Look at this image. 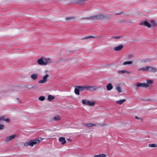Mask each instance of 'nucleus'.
Instances as JSON below:
<instances>
[{"label": "nucleus", "mask_w": 157, "mask_h": 157, "mask_svg": "<svg viewBox=\"0 0 157 157\" xmlns=\"http://www.w3.org/2000/svg\"><path fill=\"white\" fill-rule=\"evenodd\" d=\"M39 100L41 101H44L45 99V97L44 96H41L39 98Z\"/></svg>", "instance_id": "7c9ffc66"}, {"label": "nucleus", "mask_w": 157, "mask_h": 157, "mask_svg": "<svg viewBox=\"0 0 157 157\" xmlns=\"http://www.w3.org/2000/svg\"><path fill=\"white\" fill-rule=\"evenodd\" d=\"M59 141L62 144H63L66 143V140L64 137H61L59 138Z\"/></svg>", "instance_id": "4468645a"}, {"label": "nucleus", "mask_w": 157, "mask_h": 157, "mask_svg": "<svg viewBox=\"0 0 157 157\" xmlns=\"http://www.w3.org/2000/svg\"><path fill=\"white\" fill-rule=\"evenodd\" d=\"M3 118L2 117H0V121L3 120Z\"/></svg>", "instance_id": "37998d69"}, {"label": "nucleus", "mask_w": 157, "mask_h": 157, "mask_svg": "<svg viewBox=\"0 0 157 157\" xmlns=\"http://www.w3.org/2000/svg\"><path fill=\"white\" fill-rule=\"evenodd\" d=\"M124 46L123 44H120L113 48V49L115 51H120L123 48Z\"/></svg>", "instance_id": "6e6552de"}, {"label": "nucleus", "mask_w": 157, "mask_h": 157, "mask_svg": "<svg viewBox=\"0 0 157 157\" xmlns=\"http://www.w3.org/2000/svg\"><path fill=\"white\" fill-rule=\"evenodd\" d=\"M135 118L137 119H139L141 121H142L143 120V119L142 118L140 117H139L137 116L135 117Z\"/></svg>", "instance_id": "e433bc0d"}, {"label": "nucleus", "mask_w": 157, "mask_h": 157, "mask_svg": "<svg viewBox=\"0 0 157 157\" xmlns=\"http://www.w3.org/2000/svg\"><path fill=\"white\" fill-rule=\"evenodd\" d=\"M76 17L74 16H71L69 17H66L65 19L66 21H70L75 20Z\"/></svg>", "instance_id": "a211bd4d"}, {"label": "nucleus", "mask_w": 157, "mask_h": 157, "mask_svg": "<svg viewBox=\"0 0 157 157\" xmlns=\"http://www.w3.org/2000/svg\"><path fill=\"white\" fill-rule=\"evenodd\" d=\"M118 73L120 74H123L125 73H127L128 74H131V72L129 71H127L126 70H121V71H118Z\"/></svg>", "instance_id": "f3484780"}, {"label": "nucleus", "mask_w": 157, "mask_h": 157, "mask_svg": "<svg viewBox=\"0 0 157 157\" xmlns=\"http://www.w3.org/2000/svg\"><path fill=\"white\" fill-rule=\"evenodd\" d=\"M111 17V16L108 14H105L104 19H109Z\"/></svg>", "instance_id": "bb28decb"}, {"label": "nucleus", "mask_w": 157, "mask_h": 157, "mask_svg": "<svg viewBox=\"0 0 157 157\" xmlns=\"http://www.w3.org/2000/svg\"><path fill=\"white\" fill-rule=\"evenodd\" d=\"M150 22L151 24V27L155 25H157V23H156L155 21L153 20H151L150 21Z\"/></svg>", "instance_id": "a878e982"}, {"label": "nucleus", "mask_w": 157, "mask_h": 157, "mask_svg": "<svg viewBox=\"0 0 157 157\" xmlns=\"http://www.w3.org/2000/svg\"><path fill=\"white\" fill-rule=\"evenodd\" d=\"M126 101V99H124L119 101H116V102L117 103L121 105L122 104L123 102L125 101Z\"/></svg>", "instance_id": "5701e85b"}, {"label": "nucleus", "mask_w": 157, "mask_h": 157, "mask_svg": "<svg viewBox=\"0 0 157 157\" xmlns=\"http://www.w3.org/2000/svg\"><path fill=\"white\" fill-rule=\"evenodd\" d=\"M141 25H144L148 28L151 27V24L146 21H142L140 24Z\"/></svg>", "instance_id": "9b49d317"}, {"label": "nucleus", "mask_w": 157, "mask_h": 157, "mask_svg": "<svg viewBox=\"0 0 157 157\" xmlns=\"http://www.w3.org/2000/svg\"><path fill=\"white\" fill-rule=\"evenodd\" d=\"M86 137L89 139H90L92 137V135L91 133H88L86 135Z\"/></svg>", "instance_id": "c756f323"}, {"label": "nucleus", "mask_w": 157, "mask_h": 157, "mask_svg": "<svg viewBox=\"0 0 157 157\" xmlns=\"http://www.w3.org/2000/svg\"><path fill=\"white\" fill-rule=\"evenodd\" d=\"M60 118L59 116L55 117H54V119L55 121H59L60 120Z\"/></svg>", "instance_id": "2f4dec72"}, {"label": "nucleus", "mask_w": 157, "mask_h": 157, "mask_svg": "<svg viewBox=\"0 0 157 157\" xmlns=\"http://www.w3.org/2000/svg\"><path fill=\"white\" fill-rule=\"evenodd\" d=\"M106 155L105 154H102L94 156V157H106Z\"/></svg>", "instance_id": "393cba45"}, {"label": "nucleus", "mask_w": 157, "mask_h": 157, "mask_svg": "<svg viewBox=\"0 0 157 157\" xmlns=\"http://www.w3.org/2000/svg\"><path fill=\"white\" fill-rule=\"evenodd\" d=\"M18 138V136L16 134H13L12 135L7 136L5 139V142L8 143L9 141L14 139L15 138Z\"/></svg>", "instance_id": "20e7f679"}, {"label": "nucleus", "mask_w": 157, "mask_h": 157, "mask_svg": "<svg viewBox=\"0 0 157 157\" xmlns=\"http://www.w3.org/2000/svg\"><path fill=\"white\" fill-rule=\"evenodd\" d=\"M113 87V86L111 83H109L106 86V88L108 91L112 90Z\"/></svg>", "instance_id": "ddd939ff"}, {"label": "nucleus", "mask_w": 157, "mask_h": 157, "mask_svg": "<svg viewBox=\"0 0 157 157\" xmlns=\"http://www.w3.org/2000/svg\"><path fill=\"white\" fill-rule=\"evenodd\" d=\"M105 14L101 13L98 14H96L91 17H89L87 19H89L93 20H98L104 19Z\"/></svg>", "instance_id": "7ed1b4c3"}, {"label": "nucleus", "mask_w": 157, "mask_h": 157, "mask_svg": "<svg viewBox=\"0 0 157 157\" xmlns=\"http://www.w3.org/2000/svg\"><path fill=\"white\" fill-rule=\"evenodd\" d=\"M98 124L101 125V124ZM106 125H107V124H103L102 125H101V126H106Z\"/></svg>", "instance_id": "79ce46f5"}, {"label": "nucleus", "mask_w": 157, "mask_h": 157, "mask_svg": "<svg viewBox=\"0 0 157 157\" xmlns=\"http://www.w3.org/2000/svg\"><path fill=\"white\" fill-rule=\"evenodd\" d=\"M80 91L78 86H75L74 91L75 94L76 95H79L80 94Z\"/></svg>", "instance_id": "dca6fc26"}, {"label": "nucleus", "mask_w": 157, "mask_h": 157, "mask_svg": "<svg viewBox=\"0 0 157 157\" xmlns=\"http://www.w3.org/2000/svg\"><path fill=\"white\" fill-rule=\"evenodd\" d=\"M133 57V55L132 54H130L128 56V58L131 59Z\"/></svg>", "instance_id": "c9c22d12"}, {"label": "nucleus", "mask_w": 157, "mask_h": 157, "mask_svg": "<svg viewBox=\"0 0 157 157\" xmlns=\"http://www.w3.org/2000/svg\"><path fill=\"white\" fill-rule=\"evenodd\" d=\"M52 62V60L49 58H41L37 61V63L40 65H45Z\"/></svg>", "instance_id": "f03ea898"}, {"label": "nucleus", "mask_w": 157, "mask_h": 157, "mask_svg": "<svg viewBox=\"0 0 157 157\" xmlns=\"http://www.w3.org/2000/svg\"><path fill=\"white\" fill-rule=\"evenodd\" d=\"M95 103L94 101H91L89 100L87 105L89 106H93L95 105Z\"/></svg>", "instance_id": "6ab92c4d"}, {"label": "nucleus", "mask_w": 157, "mask_h": 157, "mask_svg": "<svg viewBox=\"0 0 157 157\" xmlns=\"http://www.w3.org/2000/svg\"><path fill=\"white\" fill-rule=\"evenodd\" d=\"M135 86L137 87H148L149 86L146 83H141L138 82L135 84Z\"/></svg>", "instance_id": "0eeeda50"}, {"label": "nucleus", "mask_w": 157, "mask_h": 157, "mask_svg": "<svg viewBox=\"0 0 157 157\" xmlns=\"http://www.w3.org/2000/svg\"><path fill=\"white\" fill-rule=\"evenodd\" d=\"M149 59H145L143 60V62L144 63H146L149 61Z\"/></svg>", "instance_id": "f704fd0d"}, {"label": "nucleus", "mask_w": 157, "mask_h": 157, "mask_svg": "<svg viewBox=\"0 0 157 157\" xmlns=\"http://www.w3.org/2000/svg\"><path fill=\"white\" fill-rule=\"evenodd\" d=\"M121 36H114L113 38L115 39H118L120 38H121Z\"/></svg>", "instance_id": "4c0bfd02"}, {"label": "nucleus", "mask_w": 157, "mask_h": 157, "mask_svg": "<svg viewBox=\"0 0 157 157\" xmlns=\"http://www.w3.org/2000/svg\"><path fill=\"white\" fill-rule=\"evenodd\" d=\"M133 63V62L131 61H128L124 62L123 63V65H125L127 64H132Z\"/></svg>", "instance_id": "c85d7f7f"}, {"label": "nucleus", "mask_w": 157, "mask_h": 157, "mask_svg": "<svg viewBox=\"0 0 157 157\" xmlns=\"http://www.w3.org/2000/svg\"><path fill=\"white\" fill-rule=\"evenodd\" d=\"M116 90L119 93H121L122 92V90L121 87L119 86H117L116 88Z\"/></svg>", "instance_id": "4be33fe9"}, {"label": "nucleus", "mask_w": 157, "mask_h": 157, "mask_svg": "<svg viewBox=\"0 0 157 157\" xmlns=\"http://www.w3.org/2000/svg\"><path fill=\"white\" fill-rule=\"evenodd\" d=\"M148 71L154 73L157 71V68L154 67L148 66Z\"/></svg>", "instance_id": "1a4fd4ad"}, {"label": "nucleus", "mask_w": 157, "mask_h": 157, "mask_svg": "<svg viewBox=\"0 0 157 157\" xmlns=\"http://www.w3.org/2000/svg\"><path fill=\"white\" fill-rule=\"evenodd\" d=\"M86 90L90 91H93L96 90L100 88H102L104 89V88L102 87H98L96 86H87Z\"/></svg>", "instance_id": "39448f33"}, {"label": "nucleus", "mask_w": 157, "mask_h": 157, "mask_svg": "<svg viewBox=\"0 0 157 157\" xmlns=\"http://www.w3.org/2000/svg\"><path fill=\"white\" fill-rule=\"evenodd\" d=\"M4 125L3 124H0V130H2L4 129Z\"/></svg>", "instance_id": "72a5a7b5"}, {"label": "nucleus", "mask_w": 157, "mask_h": 157, "mask_svg": "<svg viewBox=\"0 0 157 157\" xmlns=\"http://www.w3.org/2000/svg\"><path fill=\"white\" fill-rule=\"evenodd\" d=\"M4 121L7 122H8L10 121V119L8 118H7L6 119H5L4 120Z\"/></svg>", "instance_id": "ea45409f"}, {"label": "nucleus", "mask_w": 157, "mask_h": 157, "mask_svg": "<svg viewBox=\"0 0 157 157\" xmlns=\"http://www.w3.org/2000/svg\"><path fill=\"white\" fill-rule=\"evenodd\" d=\"M49 75L48 74H46L45 76L43 77L42 79L38 81V83H44L47 82V79L49 77Z\"/></svg>", "instance_id": "423d86ee"}, {"label": "nucleus", "mask_w": 157, "mask_h": 157, "mask_svg": "<svg viewBox=\"0 0 157 157\" xmlns=\"http://www.w3.org/2000/svg\"><path fill=\"white\" fill-rule=\"evenodd\" d=\"M67 140L70 141L71 142L72 141L71 139L70 138H68L67 139Z\"/></svg>", "instance_id": "a19ab883"}, {"label": "nucleus", "mask_w": 157, "mask_h": 157, "mask_svg": "<svg viewBox=\"0 0 157 157\" xmlns=\"http://www.w3.org/2000/svg\"><path fill=\"white\" fill-rule=\"evenodd\" d=\"M43 139L40 137L25 143L24 146H29L31 147H33L34 145L39 144Z\"/></svg>", "instance_id": "f257e3e1"}, {"label": "nucleus", "mask_w": 157, "mask_h": 157, "mask_svg": "<svg viewBox=\"0 0 157 157\" xmlns=\"http://www.w3.org/2000/svg\"><path fill=\"white\" fill-rule=\"evenodd\" d=\"M38 75L37 74L33 73L30 76L31 78L33 80H36L38 78Z\"/></svg>", "instance_id": "f8f14e48"}, {"label": "nucleus", "mask_w": 157, "mask_h": 157, "mask_svg": "<svg viewBox=\"0 0 157 157\" xmlns=\"http://www.w3.org/2000/svg\"><path fill=\"white\" fill-rule=\"evenodd\" d=\"M55 97L51 95H49L48 96V100L49 101H52L55 99Z\"/></svg>", "instance_id": "aec40b11"}, {"label": "nucleus", "mask_w": 157, "mask_h": 157, "mask_svg": "<svg viewBox=\"0 0 157 157\" xmlns=\"http://www.w3.org/2000/svg\"><path fill=\"white\" fill-rule=\"evenodd\" d=\"M80 91H82L85 89H86V86H78Z\"/></svg>", "instance_id": "412c9836"}, {"label": "nucleus", "mask_w": 157, "mask_h": 157, "mask_svg": "<svg viewBox=\"0 0 157 157\" xmlns=\"http://www.w3.org/2000/svg\"><path fill=\"white\" fill-rule=\"evenodd\" d=\"M83 125L87 128H90L93 126L96 127L97 125V124H96L91 123H85L83 124Z\"/></svg>", "instance_id": "9d476101"}, {"label": "nucleus", "mask_w": 157, "mask_h": 157, "mask_svg": "<svg viewBox=\"0 0 157 157\" xmlns=\"http://www.w3.org/2000/svg\"><path fill=\"white\" fill-rule=\"evenodd\" d=\"M94 37L93 36H89L87 37H86L85 38L87 39V38H94Z\"/></svg>", "instance_id": "58836bf2"}, {"label": "nucleus", "mask_w": 157, "mask_h": 157, "mask_svg": "<svg viewBox=\"0 0 157 157\" xmlns=\"http://www.w3.org/2000/svg\"><path fill=\"white\" fill-rule=\"evenodd\" d=\"M148 66L143 67L139 69V71H148Z\"/></svg>", "instance_id": "2eb2a0df"}, {"label": "nucleus", "mask_w": 157, "mask_h": 157, "mask_svg": "<svg viewBox=\"0 0 157 157\" xmlns=\"http://www.w3.org/2000/svg\"><path fill=\"white\" fill-rule=\"evenodd\" d=\"M147 83L149 84H151L153 83V82L151 80H147Z\"/></svg>", "instance_id": "473e14b6"}, {"label": "nucleus", "mask_w": 157, "mask_h": 157, "mask_svg": "<svg viewBox=\"0 0 157 157\" xmlns=\"http://www.w3.org/2000/svg\"><path fill=\"white\" fill-rule=\"evenodd\" d=\"M148 147H157V144H149Z\"/></svg>", "instance_id": "cd10ccee"}, {"label": "nucleus", "mask_w": 157, "mask_h": 157, "mask_svg": "<svg viewBox=\"0 0 157 157\" xmlns=\"http://www.w3.org/2000/svg\"><path fill=\"white\" fill-rule=\"evenodd\" d=\"M89 100L83 99L82 101V102L83 105H87Z\"/></svg>", "instance_id": "b1692460"}]
</instances>
